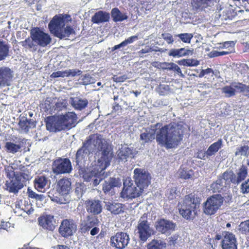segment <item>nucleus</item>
I'll use <instances>...</instances> for the list:
<instances>
[{"label": "nucleus", "instance_id": "39448f33", "mask_svg": "<svg viewBox=\"0 0 249 249\" xmlns=\"http://www.w3.org/2000/svg\"><path fill=\"white\" fill-rule=\"evenodd\" d=\"M51 40L52 38L49 34L39 28H34L31 31L30 37L23 41L22 45L31 51L35 52L38 50L39 46H47L51 43Z\"/></svg>", "mask_w": 249, "mask_h": 249}, {"label": "nucleus", "instance_id": "37998d69", "mask_svg": "<svg viewBox=\"0 0 249 249\" xmlns=\"http://www.w3.org/2000/svg\"><path fill=\"white\" fill-rule=\"evenodd\" d=\"M249 147L248 145L241 146L238 147L235 152L236 156H245L247 155Z\"/></svg>", "mask_w": 249, "mask_h": 249}, {"label": "nucleus", "instance_id": "de8ad7c7", "mask_svg": "<svg viewBox=\"0 0 249 249\" xmlns=\"http://www.w3.org/2000/svg\"><path fill=\"white\" fill-rule=\"evenodd\" d=\"M109 182L113 188L120 187L122 184L121 180L119 178H111Z\"/></svg>", "mask_w": 249, "mask_h": 249}, {"label": "nucleus", "instance_id": "7c9ffc66", "mask_svg": "<svg viewBox=\"0 0 249 249\" xmlns=\"http://www.w3.org/2000/svg\"><path fill=\"white\" fill-rule=\"evenodd\" d=\"M23 143V141L18 144L15 143L11 142H7L5 143V147L8 152L15 154L21 151V148L22 147V143Z\"/></svg>", "mask_w": 249, "mask_h": 249}, {"label": "nucleus", "instance_id": "4468645a", "mask_svg": "<svg viewBox=\"0 0 249 249\" xmlns=\"http://www.w3.org/2000/svg\"><path fill=\"white\" fill-rule=\"evenodd\" d=\"M72 170L71 161L67 158H59L53 162V170L56 174L70 173Z\"/></svg>", "mask_w": 249, "mask_h": 249}, {"label": "nucleus", "instance_id": "09e8293b", "mask_svg": "<svg viewBox=\"0 0 249 249\" xmlns=\"http://www.w3.org/2000/svg\"><path fill=\"white\" fill-rule=\"evenodd\" d=\"M179 177L183 179H188L190 178L191 175L189 172L184 169H180L178 171Z\"/></svg>", "mask_w": 249, "mask_h": 249}, {"label": "nucleus", "instance_id": "423d86ee", "mask_svg": "<svg viewBox=\"0 0 249 249\" xmlns=\"http://www.w3.org/2000/svg\"><path fill=\"white\" fill-rule=\"evenodd\" d=\"M103 164H104V162H99V160L92 162L90 167L83 173L84 180L92 182V185L95 186L98 185L101 180L107 176L104 171L107 167H104Z\"/></svg>", "mask_w": 249, "mask_h": 249}, {"label": "nucleus", "instance_id": "e2e57ef3", "mask_svg": "<svg viewBox=\"0 0 249 249\" xmlns=\"http://www.w3.org/2000/svg\"><path fill=\"white\" fill-rule=\"evenodd\" d=\"M90 230V234L92 236L97 234L100 231V229L97 226H94Z\"/></svg>", "mask_w": 249, "mask_h": 249}, {"label": "nucleus", "instance_id": "338daca9", "mask_svg": "<svg viewBox=\"0 0 249 249\" xmlns=\"http://www.w3.org/2000/svg\"><path fill=\"white\" fill-rule=\"evenodd\" d=\"M222 249H237V245L231 244V245H222Z\"/></svg>", "mask_w": 249, "mask_h": 249}, {"label": "nucleus", "instance_id": "864d4df0", "mask_svg": "<svg viewBox=\"0 0 249 249\" xmlns=\"http://www.w3.org/2000/svg\"><path fill=\"white\" fill-rule=\"evenodd\" d=\"M66 72H67L66 76H74L76 75H80L81 74L82 72L80 70H66Z\"/></svg>", "mask_w": 249, "mask_h": 249}, {"label": "nucleus", "instance_id": "20e7f679", "mask_svg": "<svg viewBox=\"0 0 249 249\" xmlns=\"http://www.w3.org/2000/svg\"><path fill=\"white\" fill-rule=\"evenodd\" d=\"M77 117L73 112H68L65 114L54 116L46 123L47 130L50 131L70 129L77 124Z\"/></svg>", "mask_w": 249, "mask_h": 249}, {"label": "nucleus", "instance_id": "ddd939ff", "mask_svg": "<svg viewBox=\"0 0 249 249\" xmlns=\"http://www.w3.org/2000/svg\"><path fill=\"white\" fill-rule=\"evenodd\" d=\"M248 175V168L245 165H242L236 171V175H235L232 171L225 172V176L228 182L234 184H239L244 180Z\"/></svg>", "mask_w": 249, "mask_h": 249}, {"label": "nucleus", "instance_id": "13d9d810", "mask_svg": "<svg viewBox=\"0 0 249 249\" xmlns=\"http://www.w3.org/2000/svg\"><path fill=\"white\" fill-rule=\"evenodd\" d=\"M152 51L151 48L149 46H145L144 48L138 52V55L140 57H142V54L148 53Z\"/></svg>", "mask_w": 249, "mask_h": 249}, {"label": "nucleus", "instance_id": "8fccbe9b", "mask_svg": "<svg viewBox=\"0 0 249 249\" xmlns=\"http://www.w3.org/2000/svg\"><path fill=\"white\" fill-rule=\"evenodd\" d=\"M67 106V102L62 99L59 100L56 104V108L58 110H62V108L66 107Z\"/></svg>", "mask_w": 249, "mask_h": 249}, {"label": "nucleus", "instance_id": "774afa93", "mask_svg": "<svg viewBox=\"0 0 249 249\" xmlns=\"http://www.w3.org/2000/svg\"><path fill=\"white\" fill-rule=\"evenodd\" d=\"M206 156H207L206 152H203L202 151H200L197 153L196 157L200 159L205 160Z\"/></svg>", "mask_w": 249, "mask_h": 249}, {"label": "nucleus", "instance_id": "0eeeda50", "mask_svg": "<svg viewBox=\"0 0 249 249\" xmlns=\"http://www.w3.org/2000/svg\"><path fill=\"white\" fill-rule=\"evenodd\" d=\"M198 202L196 198L192 194L185 196L181 207L179 208L180 214L187 220L192 219L196 215V208L198 207Z\"/></svg>", "mask_w": 249, "mask_h": 249}, {"label": "nucleus", "instance_id": "5701e85b", "mask_svg": "<svg viewBox=\"0 0 249 249\" xmlns=\"http://www.w3.org/2000/svg\"><path fill=\"white\" fill-rule=\"evenodd\" d=\"M39 225L43 229L53 231L55 227V221L53 216L51 215L42 216L38 218Z\"/></svg>", "mask_w": 249, "mask_h": 249}, {"label": "nucleus", "instance_id": "9d476101", "mask_svg": "<svg viewBox=\"0 0 249 249\" xmlns=\"http://www.w3.org/2000/svg\"><path fill=\"white\" fill-rule=\"evenodd\" d=\"M137 230L139 238L143 242L146 241L153 234V230L150 227V225L146 220V216L145 214L140 219Z\"/></svg>", "mask_w": 249, "mask_h": 249}, {"label": "nucleus", "instance_id": "1a4fd4ad", "mask_svg": "<svg viewBox=\"0 0 249 249\" xmlns=\"http://www.w3.org/2000/svg\"><path fill=\"white\" fill-rule=\"evenodd\" d=\"M223 198L220 195H215L208 198L204 204L203 212L207 215L214 214L222 205Z\"/></svg>", "mask_w": 249, "mask_h": 249}, {"label": "nucleus", "instance_id": "4d7b16f0", "mask_svg": "<svg viewBox=\"0 0 249 249\" xmlns=\"http://www.w3.org/2000/svg\"><path fill=\"white\" fill-rule=\"evenodd\" d=\"M234 43L233 41H227L223 44V47L225 48H229V51L232 52L233 49Z\"/></svg>", "mask_w": 249, "mask_h": 249}, {"label": "nucleus", "instance_id": "3c124183", "mask_svg": "<svg viewBox=\"0 0 249 249\" xmlns=\"http://www.w3.org/2000/svg\"><path fill=\"white\" fill-rule=\"evenodd\" d=\"M138 39V36L135 35L131 36L128 37L127 39L123 41L124 44L125 46H126L128 44H131L133 43L134 41L137 40Z\"/></svg>", "mask_w": 249, "mask_h": 249}, {"label": "nucleus", "instance_id": "79ce46f5", "mask_svg": "<svg viewBox=\"0 0 249 249\" xmlns=\"http://www.w3.org/2000/svg\"><path fill=\"white\" fill-rule=\"evenodd\" d=\"M183 48L180 49H172L169 51L168 53L169 56L174 57H182Z\"/></svg>", "mask_w": 249, "mask_h": 249}, {"label": "nucleus", "instance_id": "69168bd1", "mask_svg": "<svg viewBox=\"0 0 249 249\" xmlns=\"http://www.w3.org/2000/svg\"><path fill=\"white\" fill-rule=\"evenodd\" d=\"M23 210L28 214H31L34 211L31 204H28Z\"/></svg>", "mask_w": 249, "mask_h": 249}, {"label": "nucleus", "instance_id": "72a5a7b5", "mask_svg": "<svg viewBox=\"0 0 249 249\" xmlns=\"http://www.w3.org/2000/svg\"><path fill=\"white\" fill-rule=\"evenodd\" d=\"M224 238L222 240V245H231V244H236V239L235 235L230 232H225L223 233Z\"/></svg>", "mask_w": 249, "mask_h": 249}, {"label": "nucleus", "instance_id": "5fc2aeb1", "mask_svg": "<svg viewBox=\"0 0 249 249\" xmlns=\"http://www.w3.org/2000/svg\"><path fill=\"white\" fill-rule=\"evenodd\" d=\"M18 175L21 177V180H23V183L25 181L28 180L31 178V176L28 172L21 173Z\"/></svg>", "mask_w": 249, "mask_h": 249}, {"label": "nucleus", "instance_id": "58836bf2", "mask_svg": "<svg viewBox=\"0 0 249 249\" xmlns=\"http://www.w3.org/2000/svg\"><path fill=\"white\" fill-rule=\"evenodd\" d=\"M178 37L181 41L184 43H190L191 39L193 37V35L191 33L179 34L176 36Z\"/></svg>", "mask_w": 249, "mask_h": 249}, {"label": "nucleus", "instance_id": "412c9836", "mask_svg": "<svg viewBox=\"0 0 249 249\" xmlns=\"http://www.w3.org/2000/svg\"><path fill=\"white\" fill-rule=\"evenodd\" d=\"M87 211L94 215L100 213L102 211L101 202L98 200H88L85 202Z\"/></svg>", "mask_w": 249, "mask_h": 249}, {"label": "nucleus", "instance_id": "c9c22d12", "mask_svg": "<svg viewBox=\"0 0 249 249\" xmlns=\"http://www.w3.org/2000/svg\"><path fill=\"white\" fill-rule=\"evenodd\" d=\"M238 230L242 234H249V219L241 222L239 225Z\"/></svg>", "mask_w": 249, "mask_h": 249}, {"label": "nucleus", "instance_id": "393cba45", "mask_svg": "<svg viewBox=\"0 0 249 249\" xmlns=\"http://www.w3.org/2000/svg\"><path fill=\"white\" fill-rule=\"evenodd\" d=\"M225 176V172L222 174V176L218 178L216 181L213 182L210 187V189L213 192H219L224 187L230 185V182H228V179H226Z\"/></svg>", "mask_w": 249, "mask_h": 249}, {"label": "nucleus", "instance_id": "cd10ccee", "mask_svg": "<svg viewBox=\"0 0 249 249\" xmlns=\"http://www.w3.org/2000/svg\"><path fill=\"white\" fill-rule=\"evenodd\" d=\"M109 18V13L103 11H99L96 12L92 17L91 21L93 23L99 24L108 21Z\"/></svg>", "mask_w": 249, "mask_h": 249}, {"label": "nucleus", "instance_id": "6e6d98bb", "mask_svg": "<svg viewBox=\"0 0 249 249\" xmlns=\"http://www.w3.org/2000/svg\"><path fill=\"white\" fill-rule=\"evenodd\" d=\"M203 4H204L203 0H192V4L196 9L199 8Z\"/></svg>", "mask_w": 249, "mask_h": 249}, {"label": "nucleus", "instance_id": "dca6fc26", "mask_svg": "<svg viewBox=\"0 0 249 249\" xmlns=\"http://www.w3.org/2000/svg\"><path fill=\"white\" fill-rule=\"evenodd\" d=\"M177 225L172 221L160 219L156 222L155 227L156 230L162 234L169 235L175 230Z\"/></svg>", "mask_w": 249, "mask_h": 249}, {"label": "nucleus", "instance_id": "2f4dec72", "mask_svg": "<svg viewBox=\"0 0 249 249\" xmlns=\"http://www.w3.org/2000/svg\"><path fill=\"white\" fill-rule=\"evenodd\" d=\"M111 15L114 22L122 21L128 18L125 13H122L117 8H114L111 10Z\"/></svg>", "mask_w": 249, "mask_h": 249}, {"label": "nucleus", "instance_id": "a18cd8bd", "mask_svg": "<svg viewBox=\"0 0 249 249\" xmlns=\"http://www.w3.org/2000/svg\"><path fill=\"white\" fill-rule=\"evenodd\" d=\"M240 189L243 194L249 193V178L241 184Z\"/></svg>", "mask_w": 249, "mask_h": 249}, {"label": "nucleus", "instance_id": "a19ab883", "mask_svg": "<svg viewBox=\"0 0 249 249\" xmlns=\"http://www.w3.org/2000/svg\"><path fill=\"white\" fill-rule=\"evenodd\" d=\"M80 80L83 85H87L93 84L95 82V79L91 77L89 74H85L81 77Z\"/></svg>", "mask_w": 249, "mask_h": 249}, {"label": "nucleus", "instance_id": "7ed1b4c3", "mask_svg": "<svg viewBox=\"0 0 249 249\" xmlns=\"http://www.w3.org/2000/svg\"><path fill=\"white\" fill-rule=\"evenodd\" d=\"M71 20L68 15L55 16L49 24V28L52 33L61 39L69 37L74 34L73 28L68 25Z\"/></svg>", "mask_w": 249, "mask_h": 249}, {"label": "nucleus", "instance_id": "052dcab7", "mask_svg": "<svg viewBox=\"0 0 249 249\" xmlns=\"http://www.w3.org/2000/svg\"><path fill=\"white\" fill-rule=\"evenodd\" d=\"M182 51V57L192 55L193 54L194 50L193 49H187L185 48H183Z\"/></svg>", "mask_w": 249, "mask_h": 249}, {"label": "nucleus", "instance_id": "473e14b6", "mask_svg": "<svg viewBox=\"0 0 249 249\" xmlns=\"http://www.w3.org/2000/svg\"><path fill=\"white\" fill-rule=\"evenodd\" d=\"M222 141L221 139L218 140L216 142L211 144L206 151L207 157L211 156L216 153L221 147Z\"/></svg>", "mask_w": 249, "mask_h": 249}, {"label": "nucleus", "instance_id": "a878e982", "mask_svg": "<svg viewBox=\"0 0 249 249\" xmlns=\"http://www.w3.org/2000/svg\"><path fill=\"white\" fill-rule=\"evenodd\" d=\"M71 187V181L68 178H64L58 181L56 185V191L58 194L63 196L69 193Z\"/></svg>", "mask_w": 249, "mask_h": 249}, {"label": "nucleus", "instance_id": "f704fd0d", "mask_svg": "<svg viewBox=\"0 0 249 249\" xmlns=\"http://www.w3.org/2000/svg\"><path fill=\"white\" fill-rule=\"evenodd\" d=\"M180 65L188 67L197 66L199 64L198 60L195 59H183L177 62Z\"/></svg>", "mask_w": 249, "mask_h": 249}, {"label": "nucleus", "instance_id": "b1692460", "mask_svg": "<svg viewBox=\"0 0 249 249\" xmlns=\"http://www.w3.org/2000/svg\"><path fill=\"white\" fill-rule=\"evenodd\" d=\"M91 152H89L86 144L84 142L82 147L78 149L76 155V162L77 164L82 166L87 160L89 155Z\"/></svg>", "mask_w": 249, "mask_h": 249}, {"label": "nucleus", "instance_id": "c756f323", "mask_svg": "<svg viewBox=\"0 0 249 249\" xmlns=\"http://www.w3.org/2000/svg\"><path fill=\"white\" fill-rule=\"evenodd\" d=\"M48 181V179L44 176L38 177L34 180V185L37 191L45 192Z\"/></svg>", "mask_w": 249, "mask_h": 249}, {"label": "nucleus", "instance_id": "680f3d73", "mask_svg": "<svg viewBox=\"0 0 249 249\" xmlns=\"http://www.w3.org/2000/svg\"><path fill=\"white\" fill-rule=\"evenodd\" d=\"M171 70H173L175 71H176L177 73L180 74V76L182 77H184L183 74L182 73L180 69V68L176 64L174 63L172 68Z\"/></svg>", "mask_w": 249, "mask_h": 249}, {"label": "nucleus", "instance_id": "e433bc0d", "mask_svg": "<svg viewBox=\"0 0 249 249\" xmlns=\"http://www.w3.org/2000/svg\"><path fill=\"white\" fill-rule=\"evenodd\" d=\"M8 47L3 42L0 41V61L4 59L8 55Z\"/></svg>", "mask_w": 249, "mask_h": 249}, {"label": "nucleus", "instance_id": "f8f14e48", "mask_svg": "<svg viewBox=\"0 0 249 249\" xmlns=\"http://www.w3.org/2000/svg\"><path fill=\"white\" fill-rule=\"evenodd\" d=\"M134 178L136 185L144 190L150 184L151 177L145 170L141 168H136L134 170Z\"/></svg>", "mask_w": 249, "mask_h": 249}, {"label": "nucleus", "instance_id": "c85d7f7f", "mask_svg": "<svg viewBox=\"0 0 249 249\" xmlns=\"http://www.w3.org/2000/svg\"><path fill=\"white\" fill-rule=\"evenodd\" d=\"M70 103L75 109L82 110L87 106L88 101L87 99L75 97H71Z\"/></svg>", "mask_w": 249, "mask_h": 249}, {"label": "nucleus", "instance_id": "0e129e2a", "mask_svg": "<svg viewBox=\"0 0 249 249\" xmlns=\"http://www.w3.org/2000/svg\"><path fill=\"white\" fill-rule=\"evenodd\" d=\"M49 193V196L50 198H52V200L54 201H56L57 202V203H59L60 204H63V203H65V202L63 201L62 199H58L57 198V196H54L53 195V196H51V195L52 194L50 192Z\"/></svg>", "mask_w": 249, "mask_h": 249}, {"label": "nucleus", "instance_id": "6ab92c4d", "mask_svg": "<svg viewBox=\"0 0 249 249\" xmlns=\"http://www.w3.org/2000/svg\"><path fill=\"white\" fill-rule=\"evenodd\" d=\"M137 151L133 148L128 147L127 144L121 145L117 152L119 161H126L129 157H134Z\"/></svg>", "mask_w": 249, "mask_h": 249}, {"label": "nucleus", "instance_id": "bf43d9fd", "mask_svg": "<svg viewBox=\"0 0 249 249\" xmlns=\"http://www.w3.org/2000/svg\"><path fill=\"white\" fill-rule=\"evenodd\" d=\"M113 187L111 186V184L110 182H105V183L103 184V190L105 193H107L110 191V190Z\"/></svg>", "mask_w": 249, "mask_h": 249}, {"label": "nucleus", "instance_id": "aec40b11", "mask_svg": "<svg viewBox=\"0 0 249 249\" xmlns=\"http://www.w3.org/2000/svg\"><path fill=\"white\" fill-rule=\"evenodd\" d=\"M12 78V71L10 69L0 67V87L10 86Z\"/></svg>", "mask_w": 249, "mask_h": 249}, {"label": "nucleus", "instance_id": "a211bd4d", "mask_svg": "<svg viewBox=\"0 0 249 249\" xmlns=\"http://www.w3.org/2000/svg\"><path fill=\"white\" fill-rule=\"evenodd\" d=\"M247 86L240 83H232L222 89V92L227 97L233 96L237 93L245 92Z\"/></svg>", "mask_w": 249, "mask_h": 249}, {"label": "nucleus", "instance_id": "2eb2a0df", "mask_svg": "<svg viewBox=\"0 0 249 249\" xmlns=\"http://www.w3.org/2000/svg\"><path fill=\"white\" fill-rule=\"evenodd\" d=\"M77 230V225L72 219L63 220L60 226L59 231L64 237H69L72 235Z\"/></svg>", "mask_w": 249, "mask_h": 249}, {"label": "nucleus", "instance_id": "c03bdc74", "mask_svg": "<svg viewBox=\"0 0 249 249\" xmlns=\"http://www.w3.org/2000/svg\"><path fill=\"white\" fill-rule=\"evenodd\" d=\"M161 36L168 44H172L174 41L172 35L169 33L162 34Z\"/></svg>", "mask_w": 249, "mask_h": 249}, {"label": "nucleus", "instance_id": "9b49d317", "mask_svg": "<svg viewBox=\"0 0 249 249\" xmlns=\"http://www.w3.org/2000/svg\"><path fill=\"white\" fill-rule=\"evenodd\" d=\"M9 181L6 183V189L10 193H17L19 190L23 187V180H21V177L18 174H15L13 171L7 174Z\"/></svg>", "mask_w": 249, "mask_h": 249}, {"label": "nucleus", "instance_id": "f257e3e1", "mask_svg": "<svg viewBox=\"0 0 249 249\" xmlns=\"http://www.w3.org/2000/svg\"><path fill=\"white\" fill-rule=\"evenodd\" d=\"M182 135L181 124L171 123L163 126L162 124L157 123L142 132L140 139L142 143H146L156 138L159 144L171 148L178 145L182 140Z\"/></svg>", "mask_w": 249, "mask_h": 249}, {"label": "nucleus", "instance_id": "f03ea898", "mask_svg": "<svg viewBox=\"0 0 249 249\" xmlns=\"http://www.w3.org/2000/svg\"><path fill=\"white\" fill-rule=\"evenodd\" d=\"M89 152L101 154L100 158L97 160L99 162L104 161V167L110 165L113 158V152L108 145L106 140L101 135L95 134L89 136L85 142Z\"/></svg>", "mask_w": 249, "mask_h": 249}, {"label": "nucleus", "instance_id": "ea45409f", "mask_svg": "<svg viewBox=\"0 0 249 249\" xmlns=\"http://www.w3.org/2000/svg\"><path fill=\"white\" fill-rule=\"evenodd\" d=\"M18 124L21 129L26 132H28L29 128L31 127V126L30 125V122L27 118L21 119Z\"/></svg>", "mask_w": 249, "mask_h": 249}, {"label": "nucleus", "instance_id": "4be33fe9", "mask_svg": "<svg viewBox=\"0 0 249 249\" xmlns=\"http://www.w3.org/2000/svg\"><path fill=\"white\" fill-rule=\"evenodd\" d=\"M98 220L97 218L88 215L86 219L81 221L80 230L82 233H86L94 226H98Z\"/></svg>", "mask_w": 249, "mask_h": 249}, {"label": "nucleus", "instance_id": "4c0bfd02", "mask_svg": "<svg viewBox=\"0 0 249 249\" xmlns=\"http://www.w3.org/2000/svg\"><path fill=\"white\" fill-rule=\"evenodd\" d=\"M165 247V244L160 240H154L148 245L149 249H163Z\"/></svg>", "mask_w": 249, "mask_h": 249}, {"label": "nucleus", "instance_id": "49530a36", "mask_svg": "<svg viewBox=\"0 0 249 249\" xmlns=\"http://www.w3.org/2000/svg\"><path fill=\"white\" fill-rule=\"evenodd\" d=\"M174 63L172 62H163L160 63L159 64V67L163 70H171L172 68Z\"/></svg>", "mask_w": 249, "mask_h": 249}, {"label": "nucleus", "instance_id": "bb28decb", "mask_svg": "<svg viewBox=\"0 0 249 249\" xmlns=\"http://www.w3.org/2000/svg\"><path fill=\"white\" fill-rule=\"evenodd\" d=\"M105 208L113 214H118L124 212L123 205L114 201L105 202Z\"/></svg>", "mask_w": 249, "mask_h": 249}, {"label": "nucleus", "instance_id": "603ef678", "mask_svg": "<svg viewBox=\"0 0 249 249\" xmlns=\"http://www.w3.org/2000/svg\"><path fill=\"white\" fill-rule=\"evenodd\" d=\"M67 72H66V70L64 71H57L56 72H53L51 75V77L52 78H56V77H64L66 76Z\"/></svg>", "mask_w": 249, "mask_h": 249}, {"label": "nucleus", "instance_id": "6e6552de", "mask_svg": "<svg viewBox=\"0 0 249 249\" xmlns=\"http://www.w3.org/2000/svg\"><path fill=\"white\" fill-rule=\"evenodd\" d=\"M144 190L136 187L130 178H126L124 180V187L121 193V196L126 199H133L139 196Z\"/></svg>", "mask_w": 249, "mask_h": 249}, {"label": "nucleus", "instance_id": "f3484780", "mask_svg": "<svg viewBox=\"0 0 249 249\" xmlns=\"http://www.w3.org/2000/svg\"><path fill=\"white\" fill-rule=\"evenodd\" d=\"M110 240L112 246L118 249H123L128 245L130 238L126 233L118 232Z\"/></svg>", "mask_w": 249, "mask_h": 249}]
</instances>
